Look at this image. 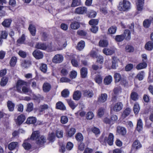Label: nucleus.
Returning a JSON list of instances; mask_svg holds the SVG:
<instances>
[{"mask_svg": "<svg viewBox=\"0 0 153 153\" xmlns=\"http://www.w3.org/2000/svg\"><path fill=\"white\" fill-rule=\"evenodd\" d=\"M63 39L62 38L56 39L53 45L52 43H51L49 45L46 46V49L48 52L62 50V47L65 48L66 46V44L63 43Z\"/></svg>", "mask_w": 153, "mask_h": 153, "instance_id": "nucleus-1", "label": "nucleus"}, {"mask_svg": "<svg viewBox=\"0 0 153 153\" xmlns=\"http://www.w3.org/2000/svg\"><path fill=\"white\" fill-rule=\"evenodd\" d=\"M30 138L31 140H35L36 143L39 145L43 144L46 141V138L44 136L40 135L39 131L33 132Z\"/></svg>", "mask_w": 153, "mask_h": 153, "instance_id": "nucleus-2", "label": "nucleus"}, {"mask_svg": "<svg viewBox=\"0 0 153 153\" xmlns=\"http://www.w3.org/2000/svg\"><path fill=\"white\" fill-rule=\"evenodd\" d=\"M131 6V4L130 2L126 0H123L122 1L119 2L117 9L120 11H127L130 9Z\"/></svg>", "mask_w": 153, "mask_h": 153, "instance_id": "nucleus-3", "label": "nucleus"}, {"mask_svg": "<svg viewBox=\"0 0 153 153\" xmlns=\"http://www.w3.org/2000/svg\"><path fill=\"white\" fill-rule=\"evenodd\" d=\"M27 82L21 80H18L16 83V87L17 91L19 93H22V91L21 90V88L23 87V85H26Z\"/></svg>", "mask_w": 153, "mask_h": 153, "instance_id": "nucleus-4", "label": "nucleus"}, {"mask_svg": "<svg viewBox=\"0 0 153 153\" xmlns=\"http://www.w3.org/2000/svg\"><path fill=\"white\" fill-rule=\"evenodd\" d=\"M141 147L142 145L139 141L137 140H135L133 142L132 145L130 153H133V152L134 151L135 152L136 150L141 148Z\"/></svg>", "mask_w": 153, "mask_h": 153, "instance_id": "nucleus-5", "label": "nucleus"}, {"mask_svg": "<svg viewBox=\"0 0 153 153\" xmlns=\"http://www.w3.org/2000/svg\"><path fill=\"white\" fill-rule=\"evenodd\" d=\"M114 136L111 133H110L108 135V138L105 137L104 140V142L107 143L110 146H111L113 144L114 141Z\"/></svg>", "mask_w": 153, "mask_h": 153, "instance_id": "nucleus-6", "label": "nucleus"}, {"mask_svg": "<svg viewBox=\"0 0 153 153\" xmlns=\"http://www.w3.org/2000/svg\"><path fill=\"white\" fill-rule=\"evenodd\" d=\"M123 104L122 102H117L114 106L111 108V111L113 110L114 111L118 112L120 111L123 108Z\"/></svg>", "mask_w": 153, "mask_h": 153, "instance_id": "nucleus-7", "label": "nucleus"}, {"mask_svg": "<svg viewBox=\"0 0 153 153\" xmlns=\"http://www.w3.org/2000/svg\"><path fill=\"white\" fill-rule=\"evenodd\" d=\"M63 57L61 54H57L55 55L52 59V61L54 63H60L63 60Z\"/></svg>", "mask_w": 153, "mask_h": 153, "instance_id": "nucleus-8", "label": "nucleus"}, {"mask_svg": "<svg viewBox=\"0 0 153 153\" xmlns=\"http://www.w3.org/2000/svg\"><path fill=\"white\" fill-rule=\"evenodd\" d=\"M33 55L37 59H41L43 58L44 56L42 53L37 50H35L33 52Z\"/></svg>", "mask_w": 153, "mask_h": 153, "instance_id": "nucleus-9", "label": "nucleus"}, {"mask_svg": "<svg viewBox=\"0 0 153 153\" xmlns=\"http://www.w3.org/2000/svg\"><path fill=\"white\" fill-rule=\"evenodd\" d=\"M87 8L84 7H80L76 8L74 11L76 13L82 14L86 13Z\"/></svg>", "mask_w": 153, "mask_h": 153, "instance_id": "nucleus-10", "label": "nucleus"}, {"mask_svg": "<svg viewBox=\"0 0 153 153\" xmlns=\"http://www.w3.org/2000/svg\"><path fill=\"white\" fill-rule=\"evenodd\" d=\"M126 130L124 127L118 126L117 128V132L120 135L124 136L126 134Z\"/></svg>", "mask_w": 153, "mask_h": 153, "instance_id": "nucleus-11", "label": "nucleus"}, {"mask_svg": "<svg viewBox=\"0 0 153 153\" xmlns=\"http://www.w3.org/2000/svg\"><path fill=\"white\" fill-rule=\"evenodd\" d=\"M107 95L106 93L101 94L98 98L97 101L100 103H103L107 100Z\"/></svg>", "mask_w": 153, "mask_h": 153, "instance_id": "nucleus-12", "label": "nucleus"}, {"mask_svg": "<svg viewBox=\"0 0 153 153\" xmlns=\"http://www.w3.org/2000/svg\"><path fill=\"white\" fill-rule=\"evenodd\" d=\"M143 123L142 120L139 118L137 121V130L139 132L141 131L143 128Z\"/></svg>", "mask_w": 153, "mask_h": 153, "instance_id": "nucleus-13", "label": "nucleus"}, {"mask_svg": "<svg viewBox=\"0 0 153 153\" xmlns=\"http://www.w3.org/2000/svg\"><path fill=\"white\" fill-rule=\"evenodd\" d=\"M76 130L74 128H71L66 131V134L67 137H71L75 134Z\"/></svg>", "mask_w": 153, "mask_h": 153, "instance_id": "nucleus-14", "label": "nucleus"}, {"mask_svg": "<svg viewBox=\"0 0 153 153\" xmlns=\"http://www.w3.org/2000/svg\"><path fill=\"white\" fill-rule=\"evenodd\" d=\"M18 146V143L17 142H13L10 143L8 146V149L10 150H13Z\"/></svg>", "mask_w": 153, "mask_h": 153, "instance_id": "nucleus-15", "label": "nucleus"}, {"mask_svg": "<svg viewBox=\"0 0 153 153\" xmlns=\"http://www.w3.org/2000/svg\"><path fill=\"white\" fill-rule=\"evenodd\" d=\"M42 88L43 90L45 92H48L51 89V86L49 83L45 82L44 83Z\"/></svg>", "mask_w": 153, "mask_h": 153, "instance_id": "nucleus-16", "label": "nucleus"}, {"mask_svg": "<svg viewBox=\"0 0 153 153\" xmlns=\"http://www.w3.org/2000/svg\"><path fill=\"white\" fill-rule=\"evenodd\" d=\"M81 97V93L80 91H76L74 92L73 95V98L76 100H79Z\"/></svg>", "mask_w": 153, "mask_h": 153, "instance_id": "nucleus-17", "label": "nucleus"}, {"mask_svg": "<svg viewBox=\"0 0 153 153\" xmlns=\"http://www.w3.org/2000/svg\"><path fill=\"white\" fill-rule=\"evenodd\" d=\"M144 0H137L136 3L138 10L141 11L143 8Z\"/></svg>", "mask_w": 153, "mask_h": 153, "instance_id": "nucleus-18", "label": "nucleus"}, {"mask_svg": "<svg viewBox=\"0 0 153 153\" xmlns=\"http://www.w3.org/2000/svg\"><path fill=\"white\" fill-rule=\"evenodd\" d=\"M112 77L111 75L106 76L104 79V83L105 85H109L112 82Z\"/></svg>", "mask_w": 153, "mask_h": 153, "instance_id": "nucleus-19", "label": "nucleus"}, {"mask_svg": "<svg viewBox=\"0 0 153 153\" xmlns=\"http://www.w3.org/2000/svg\"><path fill=\"white\" fill-rule=\"evenodd\" d=\"M80 26L79 23L76 21L72 22L70 24L71 28L74 30L78 29L80 27Z\"/></svg>", "mask_w": 153, "mask_h": 153, "instance_id": "nucleus-20", "label": "nucleus"}, {"mask_svg": "<svg viewBox=\"0 0 153 153\" xmlns=\"http://www.w3.org/2000/svg\"><path fill=\"white\" fill-rule=\"evenodd\" d=\"M102 51L104 53L107 55H112L114 53V51L113 49L109 48H104Z\"/></svg>", "mask_w": 153, "mask_h": 153, "instance_id": "nucleus-21", "label": "nucleus"}, {"mask_svg": "<svg viewBox=\"0 0 153 153\" xmlns=\"http://www.w3.org/2000/svg\"><path fill=\"white\" fill-rule=\"evenodd\" d=\"M25 119V116L23 114H21L17 117V123L19 125L21 124Z\"/></svg>", "mask_w": 153, "mask_h": 153, "instance_id": "nucleus-22", "label": "nucleus"}, {"mask_svg": "<svg viewBox=\"0 0 153 153\" xmlns=\"http://www.w3.org/2000/svg\"><path fill=\"white\" fill-rule=\"evenodd\" d=\"M125 39L127 40H130L131 38V32L129 30L126 29L124 30L123 34Z\"/></svg>", "mask_w": 153, "mask_h": 153, "instance_id": "nucleus-23", "label": "nucleus"}, {"mask_svg": "<svg viewBox=\"0 0 153 153\" xmlns=\"http://www.w3.org/2000/svg\"><path fill=\"white\" fill-rule=\"evenodd\" d=\"M56 108L62 110L66 109V107L64 104L61 102L59 101L56 104Z\"/></svg>", "mask_w": 153, "mask_h": 153, "instance_id": "nucleus-24", "label": "nucleus"}, {"mask_svg": "<svg viewBox=\"0 0 153 153\" xmlns=\"http://www.w3.org/2000/svg\"><path fill=\"white\" fill-rule=\"evenodd\" d=\"M36 48L42 50H46V46L44 43H37L35 46Z\"/></svg>", "mask_w": 153, "mask_h": 153, "instance_id": "nucleus-25", "label": "nucleus"}, {"mask_svg": "<svg viewBox=\"0 0 153 153\" xmlns=\"http://www.w3.org/2000/svg\"><path fill=\"white\" fill-rule=\"evenodd\" d=\"M28 29L30 32V33L33 36H35L36 30L35 26L32 24L29 25Z\"/></svg>", "mask_w": 153, "mask_h": 153, "instance_id": "nucleus-26", "label": "nucleus"}, {"mask_svg": "<svg viewBox=\"0 0 153 153\" xmlns=\"http://www.w3.org/2000/svg\"><path fill=\"white\" fill-rule=\"evenodd\" d=\"M12 20L10 19H5L2 23V25L6 27H9L12 22Z\"/></svg>", "mask_w": 153, "mask_h": 153, "instance_id": "nucleus-27", "label": "nucleus"}, {"mask_svg": "<svg viewBox=\"0 0 153 153\" xmlns=\"http://www.w3.org/2000/svg\"><path fill=\"white\" fill-rule=\"evenodd\" d=\"M88 73L87 69L84 67L82 68L80 70V74L82 78H85Z\"/></svg>", "mask_w": 153, "mask_h": 153, "instance_id": "nucleus-28", "label": "nucleus"}, {"mask_svg": "<svg viewBox=\"0 0 153 153\" xmlns=\"http://www.w3.org/2000/svg\"><path fill=\"white\" fill-rule=\"evenodd\" d=\"M31 63L30 61L28 60H24L21 63L22 67L25 68H27L29 67Z\"/></svg>", "mask_w": 153, "mask_h": 153, "instance_id": "nucleus-29", "label": "nucleus"}, {"mask_svg": "<svg viewBox=\"0 0 153 153\" xmlns=\"http://www.w3.org/2000/svg\"><path fill=\"white\" fill-rule=\"evenodd\" d=\"M145 49L148 51H151L153 48V43L152 42L149 41L145 45Z\"/></svg>", "mask_w": 153, "mask_h": 153, "instance_id": "nucleus-30", "label": "nucleus"}, {"mask_svg": "<svg viewBox=\"0 0 153 153\" xmlns=\"http://www.w3.org/2000/svg\"><path fill=\"white\" fill-rule=\"evenodd\" d=\"M75 137L76 140L78 142H82L83 139V136L80 133H78L76 134Z\"/></svg>", "mask_w": 153, "mask_h": 153, "instance_id": "nucleus-31", "label": "nucleus"}, {"mask_svg": "<svg viewBox=\"0 0 153 153\" xmlns=\"http://www.w3.org/2000/svg\"><path fill=\"white\" fill-rule=\"evenodd\" d=\"M83 94L87 97H92L94 95V93L91 91L85 90L83 91Z\"/></svg>", "mask_w": 153, "mask_h": 153, "instance_id": "nucleus-32", "label": "nucleus"}, {"mask_svg": "<svg viewBox=\"0 0 153 153\" xmlns=\"http://www.w3.org/2000/svg\"><path fill=\"white\" fill-rule=\"evenodd\" d=\"M8 78L6 76L3 77L1 80V85L2 86H5L8 82Z\"/></svg>", "mask_w": 153, "mask_h": 153, "instance_id": "nucleus-33", "label": "nucleus"}, {"mask_svg": "<svg viewBox=\"0 0 153 153\" xmlns=\"http://www.w3.org/2000/svg\"><path fill=\"white\" fill-rule=\"evenodd\" d=\"M7 105L10 111H13L14 109L15 104L10 101H8L7 102Z\"/></svg>", "mask_w": 153, "mask_h": 153, "instance_id": "nucleus-34", "label": "nucleus"}, {"mask_svg": "<svg viewBox=\"0 0 153 153\" xmlns=\"http://www.w3.org/2000/svg\"><path fill=\"white\" fill-rule=\"evenodd\" d=\"M66 100L69 105L72 109H74L77 106V105L75 104L74 101L68 99Z\"/></svg>", "mask_w": 153, "mask_h": 153, "instance_id": "nucleus-35", "label": "nucleus"}, {"mask_svg": "<svg viewBox=\"0 0 153 153\" xmlns=\"http://www.w3.org/2000/svg\"><path fill=\"white\" fill-rule=\"evenodd\" d=\"M36 122V119L33 117H28L26 122L27 124H34Z\"/></svg>", "mask_w": 153, "mask_h": 153, "instance_id": "nucleus-36", "label": "nucleus"}, {"mask_svg": "<svg viewBox=\"0 0 153 153\" xmlns=\"http://www.w3.org/2000/svg\"><path fill=\"white\" fill-rule=\"evenodd\" d=\"M85 46V42L83 41H81L77 44V49L81 51L83 49Z\"/></svg>", "mask_w": 153, "mask_h": 153, "instance_id": "nucleus-37", "label": "nucleus"}, {"mask_svg": "<svg viewBox=\"0 0 153 153\" xmlns=\"http://www.w3.org/2000/svg\"><path fill=\"white\" fill-rule=\"evenodd\" d=\"M99 46L102 47H107L108 45V42L106 40H101L99 42Z\"/></svg>", "mask_w": 153, "mask_h": 153, "instance_id": "nucleus-38", "label": "nucleus"}, {"mask_svg": "<svg viewBox=\"0 0 153 153\" xmlns=\"http://www.w3.org/2000/svg\"><path fill=\"white\" fill-rule=\"evenodd\" d=\"M140 110V107L139 104L137 102H135L133 107V110L135 114H137Z\"/></svg>", "mask_w": 153, "mask_h": 153, "instance_id": "nucleus-39", "label": "nucleus"}, {"mask_svg": "<svg viewBox=\"0 0 153 153\" xmlns=\"http://www.w3.org/2000/svg\"><path fill=\"white\" fill-rule=\"evenodd\" d=\"M95 80L97 83L100 84L102 82V78L100 75L98 74L96 75Z\"/></svg>", "mask_w": 153, "mask_h": 153, "instance_id": "nucleus-40", "label": "nucleus"}, {"mask_svg": "<svg viewBox=\"0 0 153 153\" xmlns=\"http://www.w3.org/2000/svg\"><path fill=\"white\" fill-rule=\"evenodd\" d=\"M56 137L58 138L62 137L63 135V130L57 129L56 131Z\"/></svg>", "mask_w": 153, "mask_h": 153, "instance_id": "nucleus-41", "label": "nucleus"}, {"mask_svg": "<svg viewBox=\"0 0 153 153\" xmlns=\"http://www.w3.org/2000/svg\"><path fill=\"white\" fill-rule=\"evenodd\" d=\"M99 20L97 19H91L89 22V24L92 26H96L97 25Z\"/></svg>", "mask_w": 153, "mask_h": 153, "instance_id": "nucleus-42", "label": "nucleus"}, {"mask_svg": "<svg viewBox=\"0 0 153 153\" xmlns=\"http://www.w3.org/2000/svg\"><path fill=\"white\" fill-rule=\"evenodd\" d=\"M152 20L151 19L145 20L143 22V26L146 28H148L150 26Z\"/></svg>", "mask_w": 153, "mask_h": 153, "instance_id": "nucleus-43", "label": "nucleus"}, {"mask_svg": "<svg viewBox=\"0 0 153 153\" xmlns=\"http://www.w3.org/2000/svg\"><path fill=\"white\" fill-rule=\"evenodd\" d=\"M138 95L135 92H132L131 94L130 97L131 99L134 100L136 101L138 99Z\"/></svg>", "mask_w": 153, "mask_h": 153, "instance_id": "nucleus-44", "label": "nucleus"}, {"mask_svg": "<svg viewBox=\"0 0 153 153\" xmlns=\"http://www.w3.org/2000/svg\"><path fill=\"white\" fill-rule=\"evenodd\" d=\"M49 108L48 105L44 104L40 105L39 108V110L40 112H42L44 110L48 109Z\"/></svg>", "mask_w": 153, "mask_h": 153, "instance_id": "nucleus-45", "label": "nucleus"}, {"mask_svg": "<svg viewBox=\"0 0 153 153\" xmlns=\"http://www.w3.org/2000/svg\"><path fill=\"white\" fill-rule=\"evenodd\" d=\"M69 91L68 89H64L61 92V95L63 97L66 98L68 97L69 94Z\"/></svg>", "mask_w": 153, "mask_h": 153, "instance_id": "nucleus-46", "label": "nucleus"}, {"mask_svg": "<svg viewBox=\"0 0 153 153\" xmlns=\"http://www.w3.org/2000/svg\"><path fill=\"white\" fill-rule=\"evenodd\" d=\"M17 58L15 56H13L10 61V64L11 66L14 67L16 65L17 62Z\"/></svg>", "mask_w": 153, "mask_h": 153, "instance_id": "nucleus-47", "label": "nucleus"}, {"mask_svg": "<svg viewBox=\"0 0 153 153\" xmlns=\"http://www.w3.org/2000/svg\"><path fill=\"white\" fill-rule=\"evenodd\" d=\"M147 66V64L145 62L141 63L138 64L136 66V68L137 70H140L146 68Z\"/></svg>", "mask_w": 153, "mask_h": 153, "instance_id": "nucleus-48", "label": "nucleus"}, {"mask_svg": "<svg viewBox=\"0 0 153 153\" xmlns=\"http://www.w3.org/2000/svg\"><path fill=\"white\" fill-rule=\"evenodd\" d=\"M124 39L125 36L123 34L117 35L115 38V40L119 42L122 41Z\"/></svg>", "mask_w": 153, "mask_h": 153, "instance_id": "nucleus-49", "label": "nucleus"}, {"mask_svg": "<svg viewBox=\"0 0 153 153\" xmlns=\"http://www.w3.org/2000/svg\"><path fill=\"white\" fill-rule=\"evenodd\" d=\"M81 4L80 0H73L71 4L72 7H75Z\"/></svg>", "mask_w": 153, "mask_h": 153, "instance_id": "nucleus-50", "label": "nucleus"}, {"mask_svg": "<svg viewBox=\"0 0 153 153\" xmlns=\"http://www.w3.org/2000/svg\"><path fill=\"white\" fill-rule=\"evenodd\" d=\"M131 112V109L129 108H126L124 111L122 116L124 118L126 117L129 115Z\"/></svg>", "mask_w": 153, "mask_h": 153, "instance_id": "nucleus-51", "label": "nucleus"}, {"mask_svg": "<svg viewBox=\"0 0 153 153\" xmlns=\"http://www.w3.org/2000/svg\"><path fill=\"white\" fill-rule=\"evenodd\" d=\"M114 77L116 82H118L120 80L121 81L122 79L120 74L118 73H115L114 74Z\"/></svg>", "mask_w": 153, "mask_h": 153, "instance_id": "nucleus-52", "label": "nucleus"}, {"mask_svg": "<svg viewBox=\"0 0 153 153\" xmlns=\"http://www.w3.org/2000/svg\"><path fill=\"white\" fill-rule=\"evenodd\" d=\"M55 137L54 133L52 132L49 134L48 139L50 141L53 142L54 141Z\"/></svg>", "mask_w": 153, "mask_h": 153, "instance_id": "nucleus-53", "label": "nucleus"}, {"mask_svg": "<svg viewBox=\"0 0 153 153\" xmlns=\"http://www.w3.org/2000/svg\"><path fill=\"white\" fill-rule=\"evenodd\" d=\"M125 49L126 51L128 52H133L134 50V48L130 45H126V46Z\"/></svg>", "mask_w": 153, "mask_h": 153, "instance_id": "nucleus-54", "label": "nucleus"}, {"mask_svg": "<svg viewBox=\"0 0 153 153\" xmlns=\"http://www.w3.org/2000/svg\"><path fill=\"white\" fill-rule=\"evenodd\" d=\"M60 121L63 124H66L68 121V118L66 116H62L61 117Z\"/></svg>", "mask_w": 153, "mask_h": 153, "instance_id": "nucleus-55", "label": "nucleus"}, {"mask_svg": "<svg viewBox=\"0 0 153 153\" xmlns=\"http://www.w3.org/2000/svg\"><path fill=\"white\" fill-rule=\"evenodd\" d=\"M117 30V27L115 26H112L108 29V31L109 33L113 34L115 33Z\"/></svg>", "mask_w": 153, "mask_h": 153, "instance_id": "nucleus-56", "label": "nucleus"}, {"mask_svg": "<svg viewBox=\"0 0 153 153\" xmlns=\"http://www.w3.org/2000/svg\"><path fill=\"white\" fill-rule=\"evenodd\" d=\"M77 34L81 36H84L87 35V32L85 30H78L77 31Z\"/></svg>", "mask_w": 153, "mask_h": 153, "instance_id": "nucleus-57", "label": "nucleus"}, {"mask_svg": "<svg viewBox=\"0 0 153 153\" xmlns=\"http://www.w3.org/2000/svg\"><path fill=\"white\" fill-rule=\"evenodd\" d=\"M144 72L141 71L139 72L137 75V77L139 80H142L143 79L144 76Z\"/></svg>", "mask_w": 153, "mask_h": 153, "instance_id": "nucleus-58", "label": "nucleus"}, {"mask_svg": "<svg viewBox=\"0 0 153 153\" xmlns=\"http://www.w3.org/2000/svg\"><path fill=\"white\" fill-rule=\"evenodd\" d=\"M40 70L43 73H46L47 69V67L46 64H42L40 68Z\"/></svg>", "mask_w": 153, "mask_h": 153, "instance_id": "nucleus-59", "label": "nucleus"}, {"mask_svg": "<svg viewBox=\"0 0 153 153\" xmlns=\"http://www.w3.org/2000/svg\"><path fill=\"white\" fill-rule=\"evenodd\" d=\"M25 40V37L24 34L22 35V36L17 40V42L18 43L22 44L24 43Z\"/></svg>", "mask_w": 153, "mask_h": 153, "instance_id": "nucleus-60", "label": "nucleus"}, {"mask_svg": "<svg viewBox=\"0 0 153 153\" xmlns=\"http://www.w3.org/2000/svg\"><path fill=\"white\" fill-rule=\"evenodd\" d=\"M22 146L26 150H29L31 147L30 144L25 141L22 144Z\"/></svg>", "mask_w": 153, "mask_h": 153, "instance_id": "nucleus-61", "label": "nucleus"}, {"mask_svg": "<svg viewBox=\"0 0 153 153\" xmlns=\"http://www.w3.org/2000/svg\"><path fill=\"white\" fill-rule=\"evenodd\" d=\"M104 109L102 108H100L98 111L97 114L98 116L101 117L104 114Z\"/></svg>", "mask_w": 153, "mask_h": 153, "instance_id": "nucleus-62", "label": "nucleus"}, {"mask_svg": "<svg viewBox=\"0 0 153 153\" xmlns=\"http://www.w3.org/2000/svg\"><path fill=\"white\" fill-rule=\"evenodd\" d=\"M7 33L6 31H2L1 33L0 37L1 39H6L7 38Z\"/></svg>", "mask_w": 153, "mask_h": 153, "instance_id": "nucleus-63", "label": "nucleus"}, {"mask_svg": "<svg viewBox=\"0 0 153 153\" xmlns=\"http://www.w3.org/2000/svg\"><path fill=\"white\" fill-rule=\"evenodd\" d=\"M90 30L92 33H95L98 31V28L96 26H92Z\"/></svg>", "mask_w": 153, "mask_h": 153, "instance_id": "nucleus-64", "label": "nucleus"}]
</instances>
